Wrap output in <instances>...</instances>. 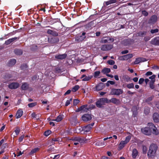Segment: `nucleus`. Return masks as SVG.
<instances>
[{"label":"nucleus","instance_id":"obj_26","mask_svg":"<svg viewBox=\"0 0 159 159\" xmlns=\"http://www.w3.org/2000/svg\"><path fill=\"white\" fill-rule=\"evenodd\" d=\"M138 154V152L137 149L135 148L133 149L132 151V157L135 158Z\"/></svg>","mask_w":159,"mask_h":159},{"label":"nucleus","instance_id":"obj_1","mask_svg":"<svg viewBox=\"0 0 159 159\" xmlns=\"http://www.w3.org/2000/svg\"><path fill=\"white\" fill-rule=\"evenodd\" d=\"M148 127L141 129L142 132L144 134L149 135L151 134L152 132L155 135H157L158 134V130L153 123H149Z\"/></svg>","mask_w":159,"mask_h":159},{"label":"nucleus","instance_id":"obj_52","mask_svg":"<svg viewBox=\"0 0 159 159\" xmlns=\"http://www.w3.org/2000/svg\"><path fill=\"white\" fill-rule=\"evenodd\" d=\"M80 138L79 137H76L73 138V139H72V140L75 141L79 142Z\"/></svg>","mask_w":159,"mask_h":159},{"label":"nucleus","instance_id":"obj_64","mask_svg":"<svg viewBox=\"0 0 159 159\" xmlns=\"http://www.w3.org/2000/svg\"><path fill=\"white\" fill-rule=\"evenodd\" d=\"M144 112L145 114H148L149 112V110L148 108L145 109Z\"/></svg>","mask_w":159,"mask_h":159},{"label":"nucleus","instance_id":"obj_59","mask_svg":"<svg viewBox=\"0 0 159 159\" xmlns=\"http://www.w3.org/2000/svg\"><path fill=\"white\" fill-rule=\"evenodd\" d=\"M150 39V37L149 36H146L144 38V40L145 41H147L148 40H149Z\"/></svg>","mask_w":159,"mask_h":159},{"label":"nucleus","instance_id":"obj_7","mask_svg":"<svg viewBox=\"0 0 159 159\" xmlns=\"http://www.w3.org/2000/svg\"><path fill=\"white\" fill-rule=\"evenodd\" d=\"M59 41V39L57 38H48V41L50 44H55L58 43Z\"/></svg>","mask_w":159,"mask_h":159},{"label":"nucleus","instance_id":"obj_56","mask_svg":"<svg viewBox=\"0 0 159 159\" xmlns=\"http://www.w3.org/2000/svg\"><path fill=\"white\" fill-rule=\"evenodd\" d=\"M142 14L145 16H147L148 15V13L146 11L144 10L142 11Z\"/></svg>","mask_w":159,"mask_h":159},{"label":"nucleus","instance_id":"obj_55","mask_svg":"<svg viewBox=\"0 0 159 159\" xmlns=\"http://www.w3.org/2000/svg\"><path fill=\"white\" fill-rule=\"evenodd\" d=\"M24 135L23 134L22 135L20 136V137L19 139V141L20 142H21L22 141L24 137Z\"/></svg>","mask_w":159,"mask_h":159},{"label":"nucleus","instance_id":"obj_36","mask_svg":"<svg viewBox=\"0 0 159 159\" xmlns=\"http://www.w3.org/2000/svg\"><path fill=\"white\" fill-rule=\"evenodd\" d=\"M126 86L129 89L134 88V84L133 83L128 84Z\"/></svg>","mask_w":159,"mask_h":159},{"label":"nucleus","instance_id":"obj_31","mask_svg":"<svg viewBox=\"0 0 159 159\" xmlns=\"http://www.w3.org/2000/svg\"><path fill=\"white\" fill-rule=\"evenodd\" d=\"M146 33L147 32L146 31H140L138 33V36H139L142 37L146 35Z\"/></svg>","mask_w":159,"mask_h":159},{"label":"nucleus","instance_id":"obj_43","mask_svg":"<svg viewBox=\"0 0 159 159\" xmlns=\"http://www.w3.org/2000/svg\"><path fill=\"white\" fill-rule=\"evenodd\" d=\"M37 46L35 45H33L31 47V50L34 51L37 49Z\"/></svg>","mask_w":159,"mask_h":159},{"label":"nucleus","instance_id":"obj_14","mask_svg":"<svg viewBox=\"0 0 159 159\" xmlns=\"http://www.w3.org/2000/svg\"><path fill=\"white\" fill-rule=\"evenodd\" d=\"M85 33L83 32L82 34V35L80 36L77 37L76 38V40L78 42H80L83 41L86 37L85 35Z\"/></svg>","mask_w":159,"mask_h":159},{"label":"nucleus","instance_id":"obj_62","mask_svg":"<svg viewBox=\"0 0 159 159\" xmlns=\"http://www.w3.org/2000/svg\"><path fill=\"white\" fill-rule=\"evenodd\" d=\"M72 120L74 121L75 122H76L77 120V116H75L73 117L72 118Z\"/></svg>","mask_w":159,"mask_h":159},{"label":"nucleus","instance_id":"obj_44","mask_svg":"<svg viewBox=\"0 0 159 159\" xmlns=\"http://www.w3.org/2000/svg\"><path fill=\"white\" fill-rule=\"evenodd\" d=\"M87 139L84 138H80V143H83L85 142Z\"/></svg>","mask_w":159,"mask_h":159},{"label":"nucleus","instance_id":"obj_20","mask_svg":"<svg viewBox=\"0 0 159 159\" xmlns=\"http://www.w3.org/2000/svg\"><path fill=\"white\" fill-rule=\"evenodd\" d=\"M88 105H85L81 106V112H86L89 110V109L87 107Z\"/></svg>","mask_w":159,"mask_h":159},{"label":"nucleus","instance_id":"obj_60","mask_svg":"<svg viewBox=\"0 0 159 159\" xmlns=\"http://www.w3.org/2000/svg\"><path fill=\"white\" fill-rule=\"evenodd\" d=\"M152 73L151 71L147 72L146 74L145 75L147 76H149L152 75Z\"/></svg>","mask_w":159,"mask_h":159},{"label":"nucleus","instance_id":"obj_58","mask_svg":"<svg viewBox=\"0 0 159 159\" xmlns=\"http://www.w3.org/2000/svg\"><path fill=\"white\" fill-rule=\"evenodd\" d=\"M102 43H108V40H107V38L106 39L103 38L102 40Z\"/></svg>","mask_w":159,"mask_h":159},{"label":"nucleus","instance_id":"obj_40","mask_svg":"<svg viewBox=\"0 0 159 159\" xmlns=\"http://www.w3.org/2000/svg\"><path fill=\"white\" fill-rule=\"evenodd\" d=\"M79 88V86L78 85H75L72 89V91L75 92L77 91Z\"/></svg>","mask_w":159,"mask_h":159},{"label":"nucleus","instance_id":"obj_16","mask_svg":"<svg viewBox=\"0 0 159 159\" xmlns=\"http://www.w3.org/2000/svg\"><path fill=\"white\" fill-rule=\"evenodd\" d=\"M104 87V84L101 83L96 86V90L99 91L102 90Z\"/></svg>","mask_w":159,"mask_h":159},{"label":"nucleus","instance_id":"obj_35","mask_svg":"<svg viewBox=\"0 0 159 159\" xmlns=\"http://www.w3.org/2000/svg\"><path fill=\"white\" fill-rule=\"evenodd\" d=\"M155 81H150L149 83V87L152 89L154 88L155 86L154 84Z\"/></svg>","mask_w":159,"mask_h":159},{"label":"nucleus","instance_id":"obj_48","mask_svg":"<svg viewBox=\"0 0 159 159\" xmlns=\"http://www.w3.org/2000/svg\"><path fill=\"white\" fill-rule=\"evenodd\" d=\"M131 138V137L130 135L128 136L127 137H126L125 140L124 141L126 142V143H127L130 139Z\"/></svg>","mask_w":159,"mask_h":159},{"label":"nucleus","instance_id":"obj_10","mask_svg":"<svg viewBox=\"0 0 159 159\" xmlns=\"http://www.w3.org/2000/svg\"><path fill=\"white\" fill-rule=\"evenodd\" d=\"M112 46L110 44H105L102 46L101 49L102 51H107L111 49Z\"/></svg>","mask_w":159,"mask_h":159},{"label":"nucleus","instance_id":"obj_42","mask_svg":"<svg viewBox=\"0 0 159 159\" xmlns=\"http://www.w3.org/2000/svg\"><path fill=\"white\" fill-rule=\"evenodd\" d=\"M51 133V131L50 130H48L46 131L44 134V135L46 136H47L49 135Z\"/></svg>","mask_w":159,"mask_h":159},{"label":"nucleus","instance_id":"obj_38","mask_svg":"<svg viewBox=\"0 0 159 159\" xmlns=\"http://www.w3.org/2000/svg\"><path fill=\"white\" fill-rule=\"evenodd\" d=\"M156 77V75H152V76H150L149 77V79H151V80L150 81H155V77Z\"/></svg>","mask_w":159,"mask_h":159},{"label":"nucleus","instance_id":"obj_8","mask_svg":"<svg viewBox=\"0 0 159 159\" xmlns=\"http://www.w3.org/2000/svg\"><path fill=\"white\" fill-rule=\"evenodd\" d=\"M19 86V84L17 82H13L8 85V88L11 89H15L17 88Z\"/></svg>","mask_w":159,"mask_h":159},{"label":"nucleus","instance_id":"obj_27","mask_svg":"<svg viewBox=\"0 0 159 159\" xmlns=\"http://www.w3.org/2000/svg\"><path fill=\"white\" fill-rule=\"evenodd\" d=\"M29 87L28 84L26 83H23L21 87V89L23 90L27 89Z\"/></svg>","mask_w":159,"mask_h":159},{"label":"nucleus","instance_id":"obj_30","mask_svg":"<svg viewBox=\"0 0 159 159\" xmlns=\"http://www.w3.org/2000/svg\"><path fill=\"white\" fill-rule=\"evenodd\" d=\"M63 119V115H60L58 116L56 119L52 120L53 121H55L58 122L60 121Z\"/></svg>","mask_w":159,"mask_h":159},{"label":"nucleus","instance_id":"obj_33","mask_svg":"<svg viewBox=\"0 0 159 159\" xmlns=\"http://www.w3.org/2000/svg\"><path fill=\"white\" fill-rule=\"evenodd\" d=\"M31 116L33 118H36L37 120L39 119V115H38L35 114L34 112H33L31 114Z\"/></svg>","mask_w":159,"mask_h":159},{"label":"nucleus","instance_id":"obj_46","mask_svg":"<svg viewBox=\"0 0 159 159\" xmlns=\"http://www.w3.org/2000/svg\"><path fill=\"white\" fill-rule=\"evenodd\" d=\"M80 102V100L78 99H74L73 101L74 106L76 105Z\"/></svg>","mask_w":159,"mask_h":159},{"label":"nucleus","instance_id":"obj_11","mask_svg":"<svg viewBox=\"0 0 159 159\" xmlns=\"http://www.w3.org/2000/svg\"><path fill=\"white\" fill-rule=\"evenodd\" d=\"M147 60L143 57H139L136 58L134 62V64H138L142 62H143L147 61Z\"/></svg>","mask_w":159,"mask_h":159},{"label":"nucleus","instance_id":"obj_23","mask_svg":"<svg viewBox=\"0 0 159 159\" xmlns=\"http://www.w3.org/2000/svg\"><path fill=\"white\" fill-rule=\"evenodd\" d=\"M95 145L96 146H105L106 144L105 142L98 140L95 142Z\"/></svg>","mask_w":159,"mask_h":159},{"label":"nucleus","instance_id":"obj_18","mask_svg":"<svg viewBox=\"0 0 159 159\" xmlns=\"http://www.w3.org/2000/svg\"><path fill=\"white\" fill-rule=\"evenodd\" d=\"M153 119L155 122H159V115L157 113H155L153 115Z\"/></svg>","mask_w":159,"mask_h":159},{"label":"nucleus","instance_id":"obj_61","mask_svg":"<svg viewBox=\"0 0 159 159\" xmlns=\"http://www.w3.org/2000/svg\"><path fill=\"white\" fill-rule=\"evenodd\" d=\"M60 157V155L58 154L54 155L53 158V159H57L58 158Z\"/></svg>","mask_w":159,"mask_h":159},{"label":"nucleus","instance_id":"obj_54","mask_svg":"<svg viewBox=\"0 0 159 159\" xmlns=\"http://www.w3.org/2000/svg\"><path fill=\"white\" fill-rule=\"evenodd\" d=\"M107 40H108V43L112 42L114 41V39L112 38H107Z\"/></svg>","mask_w":159,"mask_h":159},{"label":"nucleus","instance_id":"obj_39","mask_svg":"<svg viewBox=\"0 0 159 159\" xmlns=\"http://www.w3.org/2000/svg\"><path fill=\"white\" fill-rule=\"evenodd\" d=\"M143 152V154H146L147 151V148L145 146H143L142 148Z\"/></svg>","mask_w":159,"mask_h":159},{"label":"nucleus","instance_id":"obj_2","mask_svg":"<svg viewBox=\"0 0 159 159\" xmlns=\"http://www.w3.org/2000/svg\"><path fill=\"white\" fill-rule=\"evenodd\" d=\"M157 149L158 146L156 144L154 143L151 144L148 152V157H150L155 156Z\"/></svg>","mask_w":159,"mask_h":159},{"label":"nucleus","instance_id":"obj_5","mask_svg":"<svg viewBox=\"0 0 159 159\" xmlns=\"http://www.w3.org/2000/svg\"><path fill=\"white\" fill-rule=\"evenodd\" d=\"M82 118L83 121L87 122L91 120L92 117L91 115L85 114L82 116Z\"/></svg>","mask_w":159,"mask_h":159},{"label":"nucleus","instance_id":"obj_53","mask_svg":"<svg viewBox=\"0 0 159 159\" xmlns=\"http://www.w3.org/2000/svg\"><path fill=\"white\" fill-rule=\"evenodd\" d=\"M107 63L110 65H113L115 64V61L112 60H109L107 61Z\"/></svg>","mask_w":159,"mask_h":159},{"label":"nucleus","instance_id":"obj_47","mask_svg":"<svg viewBox=\"0 0 159 159\" xmlns=\"http://www.w3.org/2000/svg\"><path fill=\"white\" fill-rule=\"evenodd\" d=\"M39 150V148H35L33 149L30 152V154H32L34 153H35L37 151Z\"/></svg>","mask_w":159,"mask_h":159},{"label":"nucleus","instance_id":"obj_28","mask_svg":"<svg viewBox=\"0 0 159 159\" xmlns=\"http://www.w3.org/2000/svg\"><path fill=\"white\" fill-rule=\"evenodd\" d=\"M14 52L15 54L17 55H21L22 54V51L20 49H16Z\"/></svg>","mask_w":159,"mask_h":159},{"label":"nucleus","instance_id":"obj_6","mask_svg":"<svg viewBox=\"0 0 159 159\" xmlns=\"http://www.w3.org/2000/svg\"><path fill=\"white\" fill-rule=\"evenodd\" d=\"M94 124V123H92L90 124H89L86 126H84L83 128L82 129L84 131V133L89 132L92 128V127L93 126Z\"/></svg>","mask_w":159,"mask_h":159},{"label":"nucleus","instance_id":"obj_57","mask_svg":"<svg viewBox=\"0 0 159 159\" xmlns=\"http://www.w3.org/2000/svg\"><path fill=\"white\" fill-rule=\"evenodd\" d=\"M144 79L143 78H140L139 81V83L140 84H141L143 83L144 81Z\"/></svg>","mask_w":159,"mask_h":159},{"label":"nucleus","instance_id":"obj_17","mask_svg":"<svg viewBox=\"0 0 159 159\" xmlns=\"http://www.w3.org/2000/svg\"><path fill=\"white\" fill-rule=\"evenodd\" d=\"M66 56L67 55L66 54H64L61 55H56L55 56V57L57 59L62 60L65 58Z\"/></svg>","mask_w":159,"mask_h":159},{"label":"nucleus","instance_id":"obj_32","mask_svg":"<svg viewBox=\"0 0 159 159\" xmlns=\"http://www.w3.org/2000/svg\"><path fill=\"white\" fill-rule=\"evenodd\" d=\"M116 2V0H110L106 2V4L107 5H108L109 4L115 3Z\"/></svg>","mask_w":159,"mask_h":159},{"label":"nucleus","instance_id":"obj_12","mask_svg":"<svg viewBox=\"0 0 159 159\" xmlns=\"http://www.w3.org/2000/svg\"><path fill=\"white\" fill-rule=\"evenodd\" d=\"M150 43L155 45H159V36L153 39L150 42Z\"/></svg>","mask_w":159,"mask_h":159},{"label":"nucleus","instance_id":"obj_13","mask_svg":"<svg viewBox=\"0 0 159 159\" xmlns=\"http://www.w3.org/2000/svg\"><path fill=\"white\" fill-rule=\"evenodd\" d=\"M157 20V17L156 15L152 16L148 20L149 23L153 24L156 22Z\"/></svg>","mask_w":159,"mask_h":159},{"label":"nucleus","instance_id":"obj_63","mask_svg":"<svg viewBox=\"0 0 159 159\" xmlns=\"http://www.w3.org/2000/svg\"><path fill=\"white\" fill-rule=\"evenodd\" d=\"M128 52L129 51L128 50H125L122 51L121 53L122 54H125L128 53Z\"/></svg>","mask_w":159,"mask_h":159},{"label":"nucleus","instance_id":"obj_22","mask_svg":"<svg viewBox=\"0 0 159 159\" xmlns=\"http://www.w3.org/2000/svg\"><path fill=\"white\" fill-rule=\"evenodd\" d=\"M23 113V111L21 109L19 110L16 114V116L17 119L20 117L22 115Z\"/></svg>","mask_w":159,"mask_h":159},{"label":"nucleus","instance_id":"obj_41","mask_svg":"<svg viewBox=\"0 0 159 159\" xmlns=\"http://www.w3.org/2000/svg\"><path fill=\"white\" fill-rule=\"evenodd\" d=\"M20 131V129L18 127H17L16 128L15 130V132L16 135H18L19 134V133Z\"/></svg>","mask_w":159,"mask_h":159},{"label":"nucleus","instance_id":"obj_34","mask_svg":"<svg viewBox=\"0 0 159 159\" xmlns=\"http://www.w3.org/2000/svg\"><path fill=\"white\" fill-rule=\"evenodd\" d=\"M92 78V76H86L82 80V81H89Z\"/></svg>","mask_w":159,"mask_h":159},{"label":"nucleus","instance_id":"obj_21","mask_svg":"<svg viewBox=\"0 0 159 159\" xmlns=\"http://www.w3.org/2000/svg\"><path fill=\"white\" fill-rule=\"evenodd\" d=\"M18 38L17 37H14L11 39H10L5 41V43L7 45H8L11 42L15 40H16Z\"/></svg>","mask_w":159,"mask_h":159},{"label":"nucleus","instance_id":"obj_3","mask_svg":"<svg viewBox=\"0 0 159 159\" xmlns=\"http://www.w3.org/2000/svg\"><path fill=\"white\" fill-rule=\"evenodd\" d=\"M109 102V101L107 98H102L96 102V105L98 107L100 108L102 105H104L106 103Z\"/></svg>","mask_w":159,"mask_h":159},{"label":"nucleus","instance_id":"obj_9","mask_svg":"<svg viewBox=\"0 0 159 159\" xmlns=\"http://www.w3.org/2000/svg\"><path fill=\"white\" fill-rule=\"evenodd\" d=\"M133 56L132 54H129L120 57V59L121 60H127L131 58Z\"/></svg>","mask_w":159,"mask_h":159},{"label":"nucleus","instance_id":"obj_4","mask_svg":"<svg viewBox=\"0 0 159 159\" xmlns=\"http://www.w3.org/2000/svg\"><path fill=\"white\" fill-rule=\"evenodd\" d=\"M123 92V91L121 89H113L111 90V93L112 95L118 96L122 94Z\"/></svg>","mask_w":159,"mask_h":159},{"label":"nucleus","instance_id":"obj_29","mask_svg":"<svg viewBox=\"0 0 159 159\" xmlns=\"http://www.w3.org/2000/svg\"><path fill=\"white\" fill-rule=\"evenodd\" d=\"M111 71L110 69L109 68H105L102 69V72L103 74H105L106 73H109Z\"/></svg>","mask_w":159,"mask_h":159},{"label":"nucleus","instance_id":"obj_49","mask_svg":"<svg viewBox=\"0 0 159 159\" xmlns=\"http://www.w3.org/2000/svg\"><path fill=\"white\" fill-rule=\"evenodd\" d=\"M100 72L99 71H95L94 73V77L96 78L100 74Z\"/></svg>","mask_w":159,"mask_h":159},{"label":"nucleus","instance_id":"obj_15","mask_svg":"<svg viewBox=\"0 0 159 159\" xmlns=\"http://www.w3.org/2000/svg\"><path fill=\"white\" fill-rule=\"evenodd\" d=\"M109 102H111L116 105L119 104L120 103V101L119 99L115 98H112Z\"/></svg>","mask_w":159,"mask_h":159},{"label":"nucleus","instance_id":"obj_51","mask_svg":"<svg viewBox=\"0 0 159 159\" xmlns=\"http://www.w3.org/2000/svg\"><path fill=\"white\" fill-rule=\"evenodd\" d=\"M72 99L70 98L69 100H67L65 103V106H68L70 103V102L72 101Z\"/></svg>","mask_w":159,"mask_h":159},{"label":"nucleus","instance_id":"obj_25","mask_svg":"<svg viewBox=\"0 0 159 159\" xmlns=\"http://www.w3.org/2000/svg\"><path fill=\"white\" fill-rule=\"evenodd\" d=\"M16 62V60L15 59L10 60L8 63V66H14Z\"/></svg>","mask_w":159,"mask_h":159},{"label":"nucleus","instance_id":"obj_37","mask_svg":"<svg viewBox=\"0 0 159 159\" xmlns=\"http://www.w3.org/2000/svg\"><path fill=\"white\" fill-rule=\"evenodd\" d=\"M124 79L126 82H128L130 81L131 79L128 76L126 75L124 76Z\"/></svg>","mask_w":159,"mask_h":159},{"label":"nucleus","instance_id":"obj_19","mask_svg":"<svg viewBox=\"0 0 159 159\" xmlns=\"http://www.w3.org/2000/svg\"><path fill=\"white\" fill-rule=\"evenodd\" d=\"M47 33L54 36H57L58 35L57 33L51 30H48L47 31Z\"/></svg>","mask_w":159,"mask_h":159},{"label":"nucleus","instance_id":"obj_24","mask_svg":"<svg viewBox=\"0 0 159 159\" xmlns=\"http://www.w3.org/2000/svg\"><path fill=\"white\" fill-rule=\"evenodd\" d=\"M126 144H127L126 142L124 141H121L119 145V150H121L124 147Z\"/></svg>","mask_w":159,"mask_h":159},{"label":"nucleus","instance_id":"obj_45","mask_svg":"<svg viewBox=\"0 0 159 159\" xmlns=\"http://www.w3.org/2000/svg\"><path fill=\"white\" fill-rule=\"evenodd\" d=\"M36 102H33L31 103H29L28 104V106L30 107H32L35 106L36 105Z\"/></svg>","mask_w":159,"mask_h":159},{"label":"nucleus","instance_id":"obj_50","mask_svg":"<svg viewBox=\"0 0 159 159\" xmlns=\"http://www.w3.org/2000/svg\"><path fill=\"white\" fill-rule=\"evenodd\" d=\"M158 30L157 29H156L154 30H152L150 32L152 34H154L158 32Z\"/></svg>","mask_w":159,"mask_h":159}]
</instances>
